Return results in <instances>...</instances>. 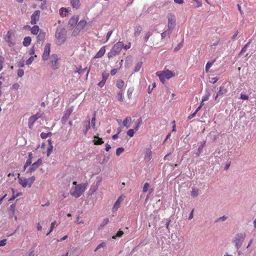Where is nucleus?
<instances>
[{
	"mask_svg": "<svg viewBox=\"0 0 256 256\" xmlns=\"http://www.w3.org/2000/svg\"><path fill=\"white\" fill-rule=\"evenodd\" d=\"M86 186L85 184H78L72 188L70 194L74 198H78L84 192Z\"/></svg>",
	"mask_w": 256,
	"mask_h": 256,
	"instance_id": "nucleus-1",
	"label": "nucleus"
},
{
	"mask_svg": "<svg viewBox=\"0 0 256 256\" xmlns=\"http://www.w3.org/2000/svg\"><path fill=\"white\" fill-rule=\"evenodd\" d=\"M156 75L158 76L160 82L164 84L166 82V79L168 80L174 76L175 74L168 69H166L162 71L156 72Z\"/></svg>",
	"mask_w": 256,
	"mask_h": 256,
	"instance_id": "nucleus-2",
	"label": "nucleus"
},
{
	"mask_svg": "<svg viewBox=\"0 0 256 256\" xmlns=\"http://www.w3.org/2000/svg\"><path fill=\"white\" fill-rule=\"evenodd\" d=\"M124 46V43L122 42H118L114 45L110 52L108 54L109 58L115 56L120 54Z\"/></svg>",
	"mask_w": 256,
	"mask_h": 256,
	"instance_id": "nucleus-3",
	"label": "nucleus"
},
{
	"mask_svg": "<svg viewBox=\"0 0 256 256\" xmlns=\"http://www.w3.org/2000/svg\"><path fill=\"white\" fill-rule=\"evenodd\" d=\"M66 31L64 28H58L56 30L55 36L56 39V44L61 45L64 42L66 39Z\"/></svg>",
	"mask_w": 256,
	"mask_h": 256,
	"instance_id": "nucleus-4",
	"label": "nucleus"
},
{
	"mask_svg": "<svg viewBox=\"0 0 256 256\" xmlns=\"http://www.w3.org/2000/svg\"><path fill=\"white\" fill-rule=\"evenodd\" d=\"M18 179L19 183L23 188H30L36 178L34 176H32L28 178L18 176Z\"/></svg>",
	"mask_w": 256,
	"mask_h": 256,
	"instance_id": "nucleus-5",
	"label": "nucleus"
},
{
	"mask_svg": "<svg viewBox=\"0 0 256 256\" xmlns=\"http://www.w3.org/2000/svg\"><path fill=\"white\" fill-rule=\"evenodd\" d=\"M245 237L246 234L244 232L238 234L235 236L233 240V242L235 244L236 246L238 248L241 246Z\"/></svg>",
	"mask_w": 256,
	"mask_h": 256,
	"instance_id": "nucleus-6",
	"label": "nucleus"
},
{
	"mask_svg": "<svg viewBox=\"0 0 256 256\" xmlns=\"http://www.w3.org/2000/svg\"><path fill=\"white\" fill-rule=\"evenodd\" d=\"M59 58H58L57 54H52L50 56V64L51 68L55 70H57L59 68L58 64V60Z\"/></svg>",
	"mask_w": 256,
	"mask_h": 256,
	"instance_id": "nucleus-7",
	"label": "nucleus"
},
{
	"mask_svg": "<svg viewBox=\"0 0 256 256\" xmlns=\"http://www.w3.org/2000/svg\"><path fill=\"white\" fill-rule=\"evenodd\" d=\"M168 30L172 31L176 26V18L174 14H170L168 16Z\"/></svg>",
	"mask_w": 256,
	"mask_h": 256,
	"instance_id": "nucleus-8",
	"label": "nucleus"
},
{
	"mask_svg": "<svg viewBox=\"0 0 256 256\" xmlns=\"http://www.w3.org/2000/svg\"><path fill=\"white\" fill-rule=\"evenodd\" d=\"M41 114H39L38 113L36 114H34L33 116H32L28 118V125L29 128L30 129L32 128L34 124V122L38 120L39 118L41 117Z\"/></svg>",
	"mask_w": 256,
	"mask_h": 256,
	"instance_id": "nucleus-9",
	"label": "nucleus"
},
{
	"mask_svg": "<svg viewBox=\"0 0 256 256\" xmlns=\"http://www.w3.org/2000/svg\"><path fill=\"white\" fill-rule=\"evenodd\" d=\"M40 12L36 10L34 12L31 16L30 24H36L40 20Z\"/></svg>",
	"mask_w": 256,
	"mask_h": 256,
	"instance_id": "nucleus-10",
	"label": "nucleus"
},
{
	"mask_svg": "<svg viewBox=\"0 0 256 256\" xmlns=\"http://www.w3.org/2000/svg\"><path fill=\"white\" fill-rule=\"evenodd\" d=\"M50 44H46L44 46V52L42 56V59L44 61L47 60L50 56Z\"/></svg>",
	"mask_w": 256,
	"mask_h": 256,
	"instance_id": "nucleus-11",
	"label": "nucleus"
},
{
	"mask_svg": "<svg viewBox=\"0 0 256 256\" xmlns=\"http://www.w3.org/2000/svg\"><path fill=\"white\" fill-rule=\"evenodd\" d=\"M79 20V16L78 15L74 16L70 20L68 23V26L71 28L74 27Z\"/></svg>",
	"mask_w": 256,
	"mask_h": 256,
	"instance_id": "nucleus-12",
	"label": "nucleus"
},
{
	"mask_svg": "<svg viewBox=\"0 0 256 256\" xmlns=\"http://www.w3.org/2000/svg\"><path fill=\"white\" fill-rule=\"evenodd\" d=\"M87 24V22L86 20H82L80 21V22L76 26V30H74L73 33L76 32V30H78V32H80V30L84 29V28L86 26Z\"/></svg>",
	"mask_w": 256,
	"mask_h": 256,
	"instance_id": "nucleus-13",
	"label": "nucleus"
},
{
	"mask_svg": "<svg viewBox=\"0 0 256 256\" xmlns=\"http://www.w3.org/2000/svg\"><path fill=\"white\" fill-rule=\"evenodd\" d=\"M152 158V152L150 150V149H146L144 156V160L148 162L150 161Z\"/></svg>",
	"mask_w": 256,
	"mask_h": 256,
	"instance_id": "nucleus-14",
	"label": "nucleus"
},
{
	"mask_svg": "<svg viewBox=\"0 0 256 256\" xmlns=\"http://www.w3.org/2000/svg\"><path fill=\"white\" fill-rule=\"evenodd\" d=\"M122 200L123 199L122 198V196H120L118 198V200H116L112 207V210L114 212L116 211L118 209L120 208V204Z\"/></svg>",
	"mask_w": 256,
	"mask_h": 256,
	"instance_id": "nucleus-15",
	"label": "nucleus"
},
{
	"mask_svg": "<svg viewBox=\"0 0 256 256\" xmlns=\"http://www.w3.org/2000/svg\"><path fill=\"white\" fill-rule=\"evenodd\" d=\"M12 32L10 31H8L4 37L5 40L8 42L10 45L12 44Z\"/></svg>",
	"mask_w": 256,
	"mask_h": 256,
	"instance_id": "nucleus-16",
	"label": "nucleus"
},
{
	"mask_svg": "<svg viewBox=\"0 0 256 256\" xmlns=\"http://www.w3.org/2000/svg\"><path fill=\"white\" fill-rule=\"evenodd\" d=\"M70 4L72 7L76 9H78L80 6V0H70Z\"/></svg>",
	"mask_w": 256,
	"mask_h": 256,
	"instance_id": "nucleus-17",
	"label": "nucleus"
},
{
	"mask_svg": "<svg viewBox=\"0 0 256 256\" xmlns=\"http://www.w3.org/2000/svg\"><path fill=\"white\" fill-rule=\"evenodd\" d=\"M106 52L105 46L100 48L99 51L96 54L94 58H98L102 57Z\"/></svg>",
	"mask_w": 256,
	"mask_h": 256,
	"instance_id": "nucleus-18",
	"label": "nucleus"
},
{
	"mask_svg": "<svg viewBox=\"0 0 256 256\" xmlns=\"http://www.w3.org/2000/svg\"><path fill=\"white\" fill-rule=\"evenodd\" d=\"M42 164V160L41 158H38V160L35 162H34L32 166H31V170H34L36 168H37L39 166H40Z\"/></svg>",
	"mask_w": 256,
	"mask_h": 256,
	"instance_id": "nucleus-19",
	"label": "nucleus"
},
{
	"mask_svg": "<svg viewBox=\"0 0 256 256\" xmlns=\"http://www.w3.org/2000/svg\"><path fill=\"white\" fill-rule=\"evenodd\" d=\"M83 126L85 128V130L84 131V134H86L88 131L90 129V120L88 119V120L87 121H86V122H84L83 123Z\"/></svg>",
	"mask_w": 256,
	"mask_h": 256,
	"instance_id": "nucleus-20",
	"label": "nucleus"
},
{
	"mask_svg": "<svg viewBox=\"0 0 256 256\" xmlns=\"http://www.w3.org/2000/svg\"><path fill=\"white\" fill-rule=\"evenodd\" d=\"M94 142L95 145H100L104 142L102 138H100L98 136H94Z\"/></svg>",
	"mask_w": 256,
	"mask_h": 256,
	"instance_id": "nucleus-21",
	"label": "nucleus"
},
{
	"mask_svg": "<svg viewBox=\"0 0 256 256\" xmlns=\"http://www.w3.org/2000/svg\"><path fill=\"white\" fill-rule=\"evenodd\" d=\"M45 38V32H44L42 30H40L37 38H38V42H43Z\"/></svg>",
	"mask_w": 256,
	"mask_h": 256,
	"instance_id": "nucleus-22",
	"label": "nucleus"
},
{
	"mask_svg": "<svg viewBox=\"0 0 256 256\" xmlns=\"http://www.w3.org/2000/svg\"><path fill=\"white\" fill-rule=\"evenodd\" d=\"M31 42V38L30 36H26L24 38L22 44L24 46H28L29 45H30Z\"/></svg>",
	"mask_w": 256,
	"mask_h": 256,
	"instance_id": "nucleus-23",
	"label": "nucleus"
},
{
	"mask_svg": "<svg viewBox=\"0 0 256 256\" xmlns=\"http://www.w3.org/2000/svg\"><path fill=\"white\" fill-rule=\"evenodd\" d=\"M228 92V90L224 88L223 86H220V89L218 91V94L220 95V96H223L224 94H226Z\"/></svg>",
	"mask_w": 256,
	"mask_h": 256,
	"instance_id": "nucleus-24",
	"label": "nucleus"
},
{
	"mask_svg": "<svg viewBox=\"0 0 256 256\" xmlns=\"http://www.w3.org/2000/svg\"><path fill=\"white\" fill-rule=\"evenodd\" d=\"M216 59H214L212 62H208L206 66V72H209L210 68L212 67V66L214 64V62H216Z\"/></svg>",
	"mask_w": 256,
	"mask_h": 256,
	"instance_id": "nucleus-25",
	"label": "nucleus"
},
{
	"mask_svg": "<svg viewBox=\"0 0 256 256\" xmlns=\"http://www.w3.org/2000/svg\"><path fill=\"white\" fill-rule=\"evenodd\" d=\"M30 30L32 34H37L40 31V28L38 26L34 25L31 28Z\"/></svg>",
	"mask_w": 256,
	"mask_h": 256,
	"instance_id": "nucleus-26",
	"label": "nucleus"
},
{
	"mask_svg": "<svg viewBox=\"0 0 256 256\" xmlns=\"http://www.w3.org/2000/svg\"><path fill=\"white\" fill-rule=\"evenodd\" d=\"M199 194V190L192 188L191 192V196L193 198H196Z\"/></svg>",
	"mask_w": 256,
	"mask_h": 256,
	"instance_id": "nucleus-27",
	"label": "nucleus"
},
{
	"mask_svg": "<svg viewBox=\"0 0 256 256\" xmlns=\"http://www.w3.org/2000/svg\"><path fill=\"white\" fill-rule=\"evenodd\" d=\"M132 120V118H131L130 117H127L123 121V126L125 127H126V128H128L130 126L129 124H128V123L129 122H130Z\"/></svg>",
	"mask_w": 256,
	"mask_h": 256,
	"instance_id": "nucleus-28",
	"label": "nucleus"
},
{
	"mask_svg": "<svg viewBox=\"0 0 256 256\" xmlns=\"http://www.w3.org/2000/svg\"><path fill=\"white\" fill-rule=\"evenodd\" d=\"M123 94H124V92H123L122 90H120L118 93L117 98H118V100L120 102H122L124 101Z\"/></svg>",
	"mask_w": 256,
	"mask_h": 256,
	"instance_id": "nucleus-29",
	"label": "nucleus"
},
{
	"mask_svg": "<svg viewBox=\"0 0 256 256\" xmlns=\"http://www.w3.org/2000/svg\"><path fill=\"white\" fill-rule=\"evenodd\" d=\"M142 30V28L140 26H136L135 28L134 36H138Z\"/></svg>",
	"mask_w": 256,
	"mask_h": 256,
	"instance_id": "nucleus-30",
	"label": "nucleus"
},
{
	"mask_svg": "<svg viewBox=\"0 0 256 256\" xmlns=\"http://www.w3.org/2000/svg\"><path fill=\"white\" fill-rule=\"evenodd\" d=\"M116 86L118 88H121L124 86V82L122 80H117Z\"/></svg>",
	"mask_w": 256,
	"mask_h": 256,
	"instance_id": "nucleus-31",
	"label": "nucleus"
},
{
	"mask_svg": "<svg viewBox=\"0 0 256 256\" xmlns=\"http://www.w3.org/2000/svg\"><path fill=\"white\" fill-rule=\"evenodd\" d=\"M96 112H94V116L92 117L91 120L92 127L94 129L96 128Z\"/></svg>",
	"mask_w": 256,
	"mask_h": 256,
	"instance_id": "nucleus-32",
	"label": "nucleus"
},
{
	"mask_svg": "<svg viewBox=\"0 0 256 256\" xmlns=\"http://www.w3.org/2000/svg\"><path fill=\"white\" fill-rule=\"evenodd\" d=\"M142 66V62H138L136 64L134 68V72H138L140 70Z\"/></svg>",
	"mask_w": 256,
	"mask_h": 256,
	"instance_id": "nucleus-33",
	"label": "nucleus"
},
{
	"mask_svg": "<svg viewBox=\"0 0 256 256\" xmlns=\"http://www.w3.org/2000/svg\"><path fill=\"white\" fill-rule=\"evenodd\" d=\"M134 88H130L128 90L127 94H128V99H130V100L132 98V94L134 92Z\"/></svg>",
	"mask_w": 256,
	"mask_h": 256,
	"instance_id": "nucleus-34",
	"label": "nucleus"
},
{
	"mask_svg": "<svg viewBox=\"0 0 256 256\" xmlns=\"http://www.w3.org/2000/svg\"><path fill=\"white\" fill-rule=\"evenodd\" d=\"M152 32H148L146 34V35L144 37V40L146 42H147L150 37L152 35Z\"/></svg>",
	"mask_w": 256,
	"mask_h": 256,
	"instance_id": "nucleus-35",
	"label": "nucleus"
},
{
	"mask_svg": "<svg viewBox=\"0 0 256 256\" xmlns=\"http://www.w3.org/2000/svg\"><path fill=\"white\" fill-rule=\"evenodd\" d=\"M52 132H50L48 133H45V132H42L40 134V137L42 139L46 138L48 136H51Z\"/></svg>",
	"mask_w": 256,
	"mask_h": 256,
	"instance_id": "nucleus-36",
	"label": "nucleus"
},
{
	"mask_svg": "<svg viewBox=\"0 0 256 256\" xmlns=\"http://www.w3.org/2000/svg\"><path fill=\"white\" fill-rule=\"evenodd\" d=\"M149 187H150V184L148 182L144 183V186H143V188H142V192H146L148 191Z\"/></svg>",
	"mask_w": 256,
	"mask_h": 256,
	"instance_id": "nucleus-37",
	"label": "nucleus"
},
{
	"mask_svg": "<svg viewBox=\"0 0 256 256\" xmlns=\"http://www.w3.org/2000/svg\"><path fill=\"white\" fill-rule=\"evenodd\" d=\"M124 234V232L122 230H118L116 236H112V238L114 239L116 237H121Z\"/></svg>",
	"mask_w": 256,
	"mask_h": 256,
	"instance_id": "nucleus-38",
	"label": "nucleus"
},
{
	"mask_svg": "<svg viewBox=\"0 0 256 256\" xmlns=\"http://www.w3.org/2000/svg\"><path fill=\"white\" fill-rule=\"evenodd\" d=\"M108 76H109L108 73L105 72H102V80L106 82Z\"/></svg>",
	"mask_w": 256,
	"mask_h": 256,
	"instance_id": "nucleus-39",
	"label": "nucleus"
},
{
	"mask_svg": "<svg viewBox=\"0 0 256 256\" xmlns=\"http://www.w3.org/2000/svg\"><path fill=\"white\" fill-rule=\"evenodd\" d=\"M56 224V221H54L51 223V226L50 228V230L49 232L46 234V236H48L50 234L51 232H52V231L53 230Z\"/></svg>",
	"mask_w": 256,
	"mask_h": 256,
	"instance_id": "nucleus-40",
	"label": "nucleus"
},
{
	"mask_svg": "<svg viewBox=\"0 0 256 256\" xmlns=\"http://www.w3.org/2000/svg\"><path fill=\"white\" fill-rule=\"evenodd\" d=\"M124 152V148H118L116 149V154L118 156H120L122 152Z\"/></svg>",
	"mask_w": 256,
	"mask_h": 256,
	"instance_id": "nucleus-41",
	"label": "nucleus"
},
{
	"mask_svg": "<svg viewBox=\"0 0 256 256\" xmlns=\"http://www.w3.org/2000/svg\"><path fill=\"white\" fill-rule=\"evenodd\" d=\"M210 96V94L209 92H208L204 96L202 97V101L205 102V101L208 100Z\"/></svg>",
	"mask_w": 256,
	"mask_h": 256,
	"instance_id": "nucleus-42",
	"label": "nucleus"
},
{
	"mask_svg": "<svg viewBox=\"0 0 256 256\" xmlns=\"http://www.w3.org/2000/svg\"><path fill=\"white\" fill-rule=\"evenodd\" d=\"M53 146L52 145L49 146L47 149V156H48L51 154L53 150Z\"/></svg>",
	"mask_w": 256,
	"mask_h": 256,
	"instance_id": "nucleus-43",
	"label": "nucleus"
},
{
	"mask_svg": "<svg viewBox=\"0 0 256 256\" xmlns=\"http://www.w3.org/2000/svg\"><path fill=\"white\" fill-rule=\"evenodd\" d=\"M34 60V56H31L26 62V65H30V64Z\"/></svg>",
	"mask_w": 256,
	"mask_h": 256,
	"instance_id": "nucleus-44",
	"label": "nucleus"
},
{
	"mask_svg": "<svg viewBox=\"0 0 256 256\" xmlns=\"http://www.w3.org/2000/svg\"><path fill=\"white\" fill-rule=\"evenodd\" d=\"M134 132L133 129H130L127 132V134L130 137H132L134 135Z\"/></svg>",
	"mask_w": 256,
	"mask_h": 256,
	"instance_id": "nucleus-45",
	"label": "nucleus"
},
{
	"mask_svg": "<svg viewBox=\"0 0 256 256\" xmlns=\"http://www.w3.org/2000/svg\"><path fill=\"white\" fill-rule=\"evenodd\" d=\"M32 164V160L30 159H28L26 161V162L25 164L24 165V170L26 169V168Z\"/></svg>",
	"mask_w": 256,
	"mask_h": 256,
	"instance_id": "nucleus-46",
	"label": "nucleus"
},
{
	"mask_svg": "<svg viewBox=\"0 0 256 256\" xmlns=\"http://www.w3.org/2000/svg\"><path fill=\"white\" fill-rule=\"evenodd\" d=\"M183 46V40L180 42L176 47L174 49V52H176L178 50Z\"/></svg>",
	"mask_w": 256,
	"mask_h": 256,
	"instance_id": "nucleus-47",
	"label": "nucleus"
},
{
	"mask_svg": "<svg viewBox=\"0 0 256 256\" xmlns=\"http://www.w3.org/2000/svg\"><path fill=\"white\" fill-rule=\"evenodd\" d=\"M4 58L2 56H0V72L3 68L2 64L4 62Z\"/></svg>",
	"mask_w": 256,
	"mask_h": 256,
	"instance_id": "nucleus-48",
	"label": "nucleus"
},
{
	"mask_svg": "<svg viewBox=\"0 0 256 256\" xmlns=\"http://www.w3.org/2000/svg\"><path fill=\"white\" fill-rule=\"evenodd\" d=\"M108 222H109L108 218H104L103 220V221L102 222L100 226H106Z\"/></svg>",
	"mask_w": 256,
	"mask_h": 256,
	"instance_id": "nucleus-49",
	"label": "nucleus"
},
{
	"mask_svg": "<svg viewBox=\"0 0 256 256\" xmlns=\"http://www.w3.org/2000/svg\"><path fill=\"white\" fill-rule=\"evenodd\" d=\"M24 71L22 69H19L18 70V75L20 76V77H22L24 76Z\"/></svg>",
	"mask_w": 256,
	"mask_h": 256,
	"instance_id": "nucleus-50",
	"label": "nucleus"
},
{
	"mask_svg": "<svg viewBox=\"0 0 256 256\" xmlns=\"http://www.w3.org/2000/svg\"><path fill=\"white\" fill-rule=\"evenodd\" d=\"M240 98L244 100H247L248 98V96L246 94H241Z\"/></svg>",
	"mask_w": 256,
	"mask_h": 256,
	"instance_id": "nucleus-51",
	"label": "nucleus"
},
{
	"mask_svg": "<svg viewBox=\"0 0 256 256\" xmlns=\"http://www.w3.org/2000/svg\"><path fill=\"white\" fill-rule=\"evenodd\" d=\"M10 210L14 214L16 210V205L14 204H12L10 206Z\"/></svg>",
	"mask_w": 256,
	"mask_h": 256,
	"instance_id": "nucleus-52",
	"label": "nucleus"
},
{
	"mask_svg": "<svg viewBox=\"0 0 256 256\" xmlns=\"http://www.w3.org/2000/svg\"><path fill=\"white\" fill-rule=\"evenodd\" d=\"M6 244V240L4 239L2 240H0V246H4Z\"/></svg>",
	"mask_w": 256,
	"mask_h": 256,
	"instance_id": "nucleus-53",
	"label": "nucleus"
},
{
	"mask_svg": "<svg viewBox=\"0 0 256 256\" xmlns=\"http://www.w3.org/2000/svg\"><path fill=\"white\" fill-rule=\"evenodd\" d=\"M118 68L112 69L110 71V74L112 76H114L118 72Z\"/></svg>",
	"mask_w": 256,
	"mask_h": 256,
	"instance_id": "nucleus-54",
	"label": "nucleus"
},
{
	"mask_svg": "<svg viewBox=\"0 0 256 256\" xmlns=\"http://www.w3.org/2000/svg\"><path fill=\"white\" fill-rule=\"evenodd\" d=\"M106 246V243L105 242H102L96 248L95 251L97 250L99 248H100L102 247H104Z\"/></svg>",
	"mask_w": 256,
	"mask_h": 256,
	"instance_id": "nucleus-55",
	"label": "nucleus"
},
{
	"mask_svg": "<svg viewBox=\"0 0 256 256\" xmlns=\"http://www.w3.org/2000/svg\"><path fill=\"white\" fill-rule=\"evenodd\" d=\"M112 34V30H110L108 32V34H106V42L108 41V40L110 38Z\"/></svg>",
	"mask_w": 256,
	"mask_h": 256,
	"instance_id": "nucleus-56",
	"label": "nucleus"
},
{
	"mask_svg": "<svg viewBox=\"0 0 256 256\" xmlns=\"http://www.w3.org/2000/svg\"><path fill=\"white\" fill-rule=\"evenodd\" d=\"M20 88V84L18 83L14 84L12 86V88L14 90H18Z\"/></svg>",
	"mask_w": 256,
	"mask_h": 256,
	"instance_id": "nucleus-57",
	"label": "nucleus"
},
{
	"mask_svg": "<svg viewBox=\"0 0 256 256\" xmlns=\"http://www.w3.org/2000/svg\"><path fill=\"white\" fill-rule=\"evenodd\" d=\"M141 123H142V120L140 119L138 120V124H137L136 126L134 128V129L136 130H138L139 129L140 127V126L141 124Z\"/></svg>",
	"mask_w": 256,
	"mask_h": 256,
	"instance_id": "nucleus-58",
	"label": "nucleus"
},
{
	"mask_svg": "<svg viewBox=\"0 0 256 256\" xmlns=\"http://www.w3.org/2000/svg\"><path fill=\"white\" fill-rule=\"evenodd\" d=\"M34 53H35V50H34V47H32L30 50V52H29V54L30 55H31L32 56L34 54Z\"/></svg>",
	"mask_w": 256,
	"mask_h": 256,
	"instance_id": "nucleus-59",
	"label": "nucleus"
},
{
	"mask_svg": "<svg viewBox=\"0 0 256 256\" xmlns=\"http://www.w3.org/2000/svg\"><path fill=\"white\" fill-rule=\"evenodd\" d=\"M43 2L42 3L40 6V8H42V10H44L46 8V0H43L42 1Z\"/></svg>",
	"mask_w": 256,
	"mask_h": 256,
	"instance_id": "nucleus-60",
	"label": "nucleus"
},
{
	"mask_svg": "<svg viewBox=\"0 0 256 256\" xmlns=\"http://www.w3.org/2000/svg\"><path fill=\"white\" fill-rule=\"evenodd\" d=\"M130 46H131V44L130 42H129L128 44H127L125 46L124 45V46L122 48H124L126 50H127L130 48Z\"/></svg>",
	"mask_w": 256,
	"mask_h": 256,
	"instance_id": "nucleus-61",
	"label": "nucleus"
},
{
	"mask_svg": "<svg viewBox=\"0 0 256 256\" xmlns=\"http://www.w3.org/2000/svg\"><path fill=\"white\" fill-rule=\"evenodd\" d=\"M106 82L104 81V80H102L101 82H100L98 84V86L100 87V88H102L104 86V85L105 84V83H106Z\"/></svg>",
	"mask_w": 256,
	"mask_h": 256,
	"instance_id": "nucleus-62",
	"label": "nucleus"
},
{
	"mask_svg": "<svg viewBox=\"0 0 256 256\" xmlns=\"http://www.w3.org/2000/svg\"><path fill=\"white\" fill-rule=\"evenodd\" d=\"M64 8H62L60 9V14L62 16H64Z\"/></svg>",
	"mask_w": 256,
	"mask_h": 256,
	"instance_id": "nucleus-63",
	"label": "nucleus"
},
{
	"mask_svg": "<svg viewBox=\"0 0 256 256\" xmlns=\"http://www.w3.org/2000/svg\"><path fill=\"white\" fill-rule=\"evenodd\" d=\"M86 69V68H80L78 71L77 72L80 74H83L84 72L85 71V70Z\"/></svg>",
	"mask_w": 256,
	"mask_h": 256,
	"instance_id": "nucleus-64",
	"label": "nucleus"
}]
</instances>
